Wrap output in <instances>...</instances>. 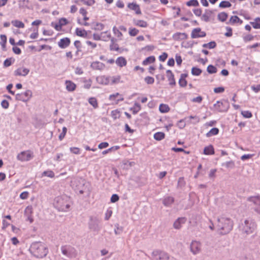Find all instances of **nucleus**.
Instances as JSON below:
<instances>
[{"label":"nucleus","instance_id":"1","mask_svg":"<svg viewBox=\"0 0 260 260\" xmlns=\"http://www.w3.org/2000/svg\"><path fill=\"white\" fill-rule=\"evenodd\" d=\"M29 252L36 257L42 258L45 257L48 253L46 245L41 242H34L31 244Z\"/></svg>","mask_w":260,"mask_h":260},{"label":"nucleus","instance_id":"2","mask_svg":"<svg viewBox=\"0 0 260 260\" xmlns=\"http://www.w3.org/2000/svg\"><path fill=\"white\" fill-rule=\"evenodd\" d=\"M216 227L220 234L226 235L233 229V222L230 218L220 217L217 219Z\"/></svg>","mask_w":260,"mask_h":260},{"label":"nucleus","instance_id":"3","mask_svg":"<svg viewBox=\"0 0 260 260\" xmlns=\"http://www.w3.org/2000/svg\"><path fill=\"white\" fill-rule=\"evenodd\" d=\"M70 198L63 194L58 196L54 199L53 205L59 211L66 212L68 211L71 206Z\"/></svg>","mask_w":260,"mask_h":260},{"label":"nucleus","instance_id":"4","mask_svg":"<svg viewBox=\"0 0 260 260\" xmlns=\"http://www.w3.org/2000/svg\"><path fill=\"white\" fill-rule=\"evenodd\" d=\"M89 229L98 233L102 229L101 220L96 216H90L88 222Z\"/></svg>","mask_w":260,"mask_h":260},{"label":"nucleus","instance_id":"5","mask_svg":"<svg viewBox=\"0 0 260 260\" xmlns=\"http://www.w3.org/2000/svg\"><path fill=\"white\" fill-rule=\"evenodd\" d=\"M255 226V223L251 220H245L240 226V228L243 233L248 235L253 232Z\"/></svg>","mask_w":260,"mask_h":260},{"label":"nucleus","instance_id":"6","mask_svg":"<svg viewBox=\"0 0 260 260\" xmlns=\"http://www.w3.org/2000/svg\"><path fill=\"white\" fill-rule=\"evenodd\" d=\"M213 107L215 110L218 112H225L228 110L230 104L228 101H217L216 103L214 104Z\"/></svg>","mask_w":260,"mask_h":260},{"label":"nucleus","instance_id":"7","mask_svg":"<svg viewBox=\"0 0 260 260\" xmlns=\"http://www.w3.org/2000/svg\"><path fill=\"white\" fill-rule=\"evenodd\" d=\"M76 185L75 190L78 191L80 194H83L84 192H89V189L87 187V184L84 180L81 179L76 182Z\"/></svg>","mask_w":260,"mask_h":260},{"label":"nucleus","instance_id":"8","mask_svg":"<svg viewBox=\"0 0 260 260\" xmlns=\"http://www.w3.org/2000/svg\"><path fill=\"white\" fill-rule=\"evenodd\" d=\"M62 253L69 257H75L76 255L75 249L70 245H64L61 247Z\"/></svg>","mask_w":260,"mask_h":260},{"label":"nucleus","instance_id":"9","mask_svg":"<svg viewBox=\"0 0 260 260\" xmlns=\"http://www.w3.org/2000/svg\"><path fill=\"white\" fill-rule=\"evenodd\" d=\"M33 157V152L30 150L22 151L17 156V159L21 161H27Z\"/></svg>","mask_w":260,"mask_h":260},{"label":"nucleus","instance_id":"10","mask_svg":"<svg viewBox=\"0 0 260 260\" xmlns=\"http://www.w3.org/2000/svg\"><path fill=\"white\" fill-rule=\"evenodd\" d=\"M32 96V92L30 90H27L24 92L17 93L15 95V99L17 101H21L26 102L29 100Z\"/></svg>","mask_w":260,"mask_h":260},{"label":"nucleus","instance_id":"11","mask_svg":"<svg viewBox=\"0 0 260 260\" xmlns=\"http://www.w3.org/2000/svg\"><path fill=\"white\" fill-rule=\"evenodd\" d=\"M152 255L155 260H169V255L163 251L155 250L152 252Z\"/></svg>","mask_w":260,"mask_h":260},{"label":"nucleus","instance_id":"12","mask_svg":"<svg viewBox=\"0 0 260 260\" xmlns=\"http://www.w3.org/2000/svg\"><path fill=\"white\" fill-rule=\"evenodd\" d=\"M190 250L193 254H198L201 250V243L197 241H192L190 245Z\"/></svg>","mask_w":260,"mask_h":260},{"label":"nucleus","instance_id":"13","mask_svg":"<svg viewBox=\"0 0 260 260\" xmlns=\"http://www.w3.org/2000/svg\"><path fill=\"white\" fill-rule=\"evenodd\" d=\"M206 36L205 31H202L200 27H197L192 30L191 37L192 39L203 38Z\"/></svg>","mask_w":260,"mask_h":260},{"label":"nucleus","instance_id":"14","mask_svg":"<svg viewBox=\"0 0 260 260\" xmlns=\"http://www.w3.org/2000/svg\"><path fill=\"white\" fill-rule=\"evenodd\" d=\"M33 212V208L31 206H28L26 207L24 210V216L26 217V220L29 221L30 223L34 221V219L32 216Z\"/></svg>","mask_w":260,"mask_h":260},{"label":"nucleus","instance_id":"15","mask_svg":"<svg viewBox=\"0 0 260 260\" xmlns=\"http://www.w3.org/2000/svg\"><path fill=\"white\" fill-rule=\"evenodd\" d=\"M172 38L175 41H180L186 40L188 38V35L185 32H177L173 35Z\"/></svg>","mask_w":260,"mask_h":260},{"label":"nucleus","instance_id":"16","mask_svg":"<svg viewBox=\"0 0 260 260\" xmlns=\"http://www.w3.org/2000/svg\"><path fill=\"white\" fill-rule=\"evenodd\" d=\"M110 76L105 75L99 76L96 77V81L101 85H107L110 83Z\"/></svg>","mask_w":260,"mask_h":260},{"label":"nucleus","instance_id":"17","mask_svg":"<svg viewBox=\"0 0 260 260\" xmlns=\"http://www.w3.org/2000/svg\"><path fill=\"white\" fill-rule=\"evenodd\" d=\"M71 40L69 38L66 37L61 39L58 42V46L61 49H64L70 46Z\"/></svg>","mask_w":260,"mask_h":260},{"label":"nucleus","instance_id":"18","mask_svg":"<svg viewBox=\"0 0 260 260\" xmlns=\"http://www.w3.org/2000/svg\"><path fill=\"white\" fill-rule=\"evenodd\" d=\"M90 67L94 70L103 71L105 68V65L102 62L95 61L91 63Z\"/></svg>","mask_w":260,"mask_h":260},{"label":"nucleus","instance_id":"19","mask_svg":"<svg viewBox=\"0 0 260 260\" xmlns=\"http://www.w3.org/2000/svg\"><path fill=\"white\" fill-rule=\"evenodd\" d=\"M167 76L169 81V85L171 86L176 85V81L174 78V75L170 70H168L166 71Z\"/></svg>","mask_w":260,"mask_h":260},{"label":"nucleus","instance_id":"20","mask_svg":"<svg viewBox=\"0 0 260 260\" xmlns=\"http://www.w3.org/2000/svg\"><path fill=\"white\" fill-rule=\"evenodd\" d=\"M29 72V70L27 68H18L14 71L15 76H26Z\"/></svg>","mask_w":260,"mask_h":260},{"label":"nucleus","instance_id":"21","mask_svg":"<svg viewBox=\"0 0 260 260\" xmlns=\"http://www.w3.org/2000/svg\"><path fill=\"white\" fill-rule=\"evenodd\" d=\"M186 221L185 217H179L174 223L173 226L176 229H180L182 224Z\"/></svg>","mask_w":260,"mask_h":260},{"label":"nucleus","instance_id":"22","mask_svg":"<svg viewBox=\"0 0 260 260\" xmlns=\"http://www.w3.org/2000/svg\"><path fill=\"white\" fill-rule=\"evenodd\" d=\"M174 202V198L172 197L168 196L163 199L162 204L166 207H170Z\"/></svg>","mask_w":260,"mask_h":260},{"label":"nucleus","instance_id":"23","mask_svg":"<svg viewBox=\"0 0 260 260\" xmlns=\"http://www.w3.org/2000/svg\"><path fill=\"white\" fill-rule=\"evenodd\" d=\"M188 74L186 73L181 74L180 78L179 80V84L180 87H184L186 86L187 82L185 78L187 77Z\"/></svg>","mask_w":260,"mask_h":260},{"label":"nucleus","instance_id":"24","mask_svg":"<svg viewBox=\"0 0 260 260\" xmlns=\"http://www.w3.org/2000/svg\"><path fill=\"white\" fill-rule=\"evenodd\" d=\"M213 11L212 10H205V12L202 15L201 19L206 22H209L210 20V17L212 14Z\"/></svg>","mask_w":260,"mask_h":260},{"label":"nucleus","instance_id":"25","mask_svg":"<svg viewBox=\"0 0 260 260\" xmlns=\"http://www.w3.org/2000/svg\"><path fill=\"white\" fill-rule=\"evenodd\" d=\"M115 62L118 66L121 68L125 66L127 64V61L126 59L122 56L118 57L116 59Z\"/></svg>","mask_w":260,"mask_h":260},{"label":"nucleus","instance_id":"26","mask_svg":"<svg viewBox=\"0 0 260 260\" xmlns=\"http://www.w3.org/2000/svg\"><path fill=\"white\" fill-rule=\"evenodd\" d=\"M248 201L253 203L256 206L260 205V196L250 197L248 198Z\"/></svg>","mask_w":260,"mask_h":260},{"label":"nucleus","instance_id":"27","mask_svg":"<svg viewBox=\"0 0 260 260\" xmlns=\"http://www.w3.org/2000/svg\"><path fill=\"white\" fill-rule=\"evenodd\" d=\"M66 88L69 91H73L75 90L76 85L71 81H66Z\"/></svg>","mask_w":260,"mask_h":260},{"label":"nucleus","instance_id":"28","mask_svg":"<svg viewBox=\"0 0 260 260\" xmlns=\"http://www.w3.org/2000/svg\"><path fill=\"white\" fill-rule=\"evenodd\" d=\"M214 149L212 145H210L204 148V154L205 155H212L214 154Z\"/></svg>","mask_w":260,"mask_h":260},{"label":"nucleus","instance_id":"29","mask_svg":"<svg viewBox=\"0 0 260 260\" xmlns=\"http://www.w3.org/2000/svg\"><path fill=\"white\" fill-rule=\"evenodd\" d=\"M133 22L135 25L141 27H147L148 26L147 22L143 20L134 19Z\"/></svg>","mask_w":260,"mask_h":260},{"label":"nucleus","instance_id":"30","mask_svg":"<svg viewBox=\"0 0 260 260\" xmlns=\"http://www.w3.org/2000/svg\"><path fill=\"white\" fill-rule=\"evenodd\" d=\"M236 23H239L240 24H242L243 23V21L240 19L237 16H232L229 21L226 22L227 24H234Z\"/></svg>","mask_w":260,"mask_h":260},{"label":"nucleus","instance_id":"31","mask_svg":"<svg viewBox=\"0 0 260 260\" xmlns=\"http://www.w3.org/2000/svg\"><path fill=\"white\" fill-rule=\"evenodd\" d=\"M228 17V14L224 12H220L217 15V19L218 20L221 21V22H224L226 21Z\"/></svg>","mask_w":260,"mask_h":260},{"label":"nucleus","instance_id":"32","mask_svg":"<svg viewBox=\"0 0 260 260\" xmlns=\"http://www.w3.org/2000/svg\"><path fill=\"white\" fill-rule=\"evenodd\" d=\"M219 129L217 127H213L211 128L207 134H206V137H210L213 136H215L217 135L219 133Z\"/></svg>","mask_w":260,"mask_h":260},{"label":"nucleus","instance_id":"33","mask_svg":"<svg viewBox=\"0 0 260 260\" xmlns=\"http://www.w3.org/2000/svg\"><path fill=\"white\" fill-rule=\"evenodd\" d=\"M116 39L114 38L111 39V44L110 45V49L111 50H116L118 51L119 48L118 47V45L117 44H115V41Z\"/></svg>","mask_w":260,"mask_h":260},{"label":"nucleus","instance_id":"34","mask_svg":"<svg viewBox=\"0 0 260 260\" xmlns=\"http://www.w3.org/2000/svg\"><path fill=\"white\" fill-rule=\"evenodd\" d=\"M170 110L169 106L168 105L161 104L159 107V110L162 113H165L169 112Z\"/></svg>","mask_w":260,"mask_h":260},{"label":"nucleus","instance_id":"35","mask_svg":"<svg viewBox=\"0 0 260 260\" xmlns=\"http://www.w3.org/2000/svg\"><path fill=\"white\" fill-rule=\"evenodd\" d=\"M54 173L51 170L45 171L41 174V177H48L52 178H54Z\"/></svg>","mask_w":260,"mask_h":260},{"label":"nucleus","instance_id":"36","mask_svg":"<svg viewBox=\"0 0 260 260\" xmlns=\"http://www.w3.org/2000/svg\"><path fill=\"white\" fill-rule=\"evenodd\" d=\"M250 24L255 29H260V18H255L254 21L250 22Z\"/></svg>","mask_w":260,"mask_h":260},{"label":"nucleus","instance_id":"37","mask_svg":"<svg viewBox=\"0 0 260 260\" xmlns=\"http://www.w3.org/2000/svg\"><path fill=\"white\" fill-rule=\"evenodd\" d=\"M155 58L154 56H150L147 57L145 60H144L142 62V64L144 66H146L149 63H153L155 61Z\"/></svg>","mask_w":260,"mask_h":260},{"label":"nucleus","instance_id":"38","mask_svg":"<svg viewBox=\"0 0 260 260\" xmlns=\"http://www.w3.org/2000/svg\"><path fill=\"white\" fill-rule=\"evenodd\" d=\"M1 42L0 44L2 47V49L4 51L6 50V44L7 43V37L5 35H1Z\"/></svg>","mask_w":260,"mask_h":260},{"label":"nucleus","instance_id":"39","mask_svg":"<svg viewBox=\"0 0 260 260\" xmlns=\"http://www.w3.org/2000/svg\"><path fill=\"white\" fill-rule=\"evenodd\" d=\"M154 139L157 141H160L165 138V134L163 132H157L154 134Z\"/></svg>","mask_w":260,"mask_h":260},{"label":"nucleus","instance_id":"40","mask_svg":"<svg viewBox=\"0 0 260 260\" xmlns=\"http://www.w3.org/2000/svg\"><path fill=\"white\" fill-rule=\"evenodd\" d=\"M141 107L139 103H135L134 104V106L130 109L131 110L133 111V113L134 114H136L140 110Z\"/></svg>","mask_w":260,"mask_h":260},{"label":"nucleus","instance_id":"41","mask_svg":"<svg viewBox=\"0 0 260 260\" xmlns=\"http://www.w3.org/2000/svg\"><path fill=\"white\" fill-rule=\"evenodd\" d=\"M14 61L15 59L12 57L7 58L4 62V67L7 68L10 67Z\"/></svg>","mask_w":260,"mask_h":260},{"label":"nucleus","instance_id":"42","mask_svg":"<svg viewBox=\"0 0 260 260\" xmlns=\"http://www.w3.org/2000/svg\"><path fill=\"white\" fill-rule=\"evenodd\" d=\"M12 24L15 27L18 28H24V24L21 21L15 20L11 22Z\"/></svg>","mask_w":260,"mask_h":260},{"label":"nucleus","instance_id":"43","mask_svg":"<svg viewBox=\"0 0 260 260\" xmlns=\"http://www.w3.org/2000/svg\"><path fill=\"white\" fill-rule=\"evenodd\" d=\"M121 76L120 75H117L116 76H113L112 77L111 81L110 83L111 85H113L115 84L119 83L120 82H122L120 81Z\"/></svg>","mask_w":260,"mask_h":260},{"label":"nucleus","instance_id":"44","mask_svg":"<svg viewBox=\"0 0 260 260\" xmlns=\"http://www.w3.org/2000/svg\"><path fill=\"white\" fill-rule=\"evenodd\" d=\"M202 72V70L197 67H192L191 73L194 76H199Z\"/></svg>","mask_w":260,"mask_h":260},{"label":"nucleus","instance_id":"45","mask_svg":"<svg viewBox=\"0 0 260 260\" xmlns=\"http://www.w3.org/2000/svg\"><path fill=\"white\" fill-rule=\"evenodd\" d=\"M207 71L209 74H212L216 73L217 70L215 67L212 64H210L207 67Z\"/></svg>","mask_w":260,"mask_h":260},{"label":"nucleus","instance_id":"46","mask_svg":"<svg viewBox=\"0 0 260 260\" xmlns=\"http://www.w3.org/2000/svg\"><path fill=\"white\" fill-rule=\"evenodd\" d=\"M89 103L92 105L94 108H97L98 107V104L96 99L95 98L92 97L88 99Z\"/></svg>","mask_w":260,"mask_h":260},{"label":"nucleus","instance_id":"47","mask_svg":"<svg viewBox=\"0 0 260 260\" xmlns=\"http://www.w3.org/2000/svg\"><path fill=\"white\" fill-rule=\"evenodd\" d=\"M119 148H120V146H114L111 147V148H109V149H108L107 150H104L102 152V154H104V155H105V154H107L108 153H109L110 152H112V151H114L117 150Z\"/></svg>","mask_w":260,"mask_h":260},{"label":"nucleus","instance_id":"48","mask_svg":"<svg viewBox=\"0 0 260 260\" xmlns=\"http://www.w3.org/2000/svg\"><path fill=\"white\" fill-rule=\"evenodd\" d=\"M222 166H224L226 168H234L235 167V162L233 160H230L229 161H226L225 162H223L222 164Z\"/></svg>","mask_w":260,"mask_h":260},{"label":"nucleus","instance_id":"49","mask_svg":"<svg viewBox=\"0 0 260 260\" xmlns=\"http://www.w3.org/2000/svg\"><path fill=\"white\" fill-rule=\"evenodd\" d=\"M28 0H23L19 1V6L20 8H28Z\"/></svg>","mask_w":260,"mask_h":260},{"label":"nucleus","instance_id":"50","mask_svg":"<svg viewBox=\"0 0 260 260\" xmlns=\"http://www.w3.org/2000/svg\"><path fill=\"white\" fill-rule=\"evenodd\" d=\"M231 4L228 1H222L219 5V7L221 8H226L231 7Z\"/></svg>","mask_w":260,"mask_h":260},{"label":"nucleus","instance_id":"51","mask_svg":"<svg viewBox=\"0 0 260 260\" xmlns=\"http://www.w3.org/2000/svg\"><path fill=\"white\" fill-rule=\"evenodd\" d=\"M186 5L189 7H190V6L197 7L199 5V3L198 0H190L189 1H188L186 3Z\"/></svg>","mask_w":260,"mask_h":260},{"label":"nucleus","instance_id":"52","mask_svg":"<svg viewBox=\"0 0 260 260\" xmlns=\"http://www.w3.org/2000/svg\"><path fill=\"white\" fill-rule=\"evenodd\" d=\"M104 28V25L103 24L97 22L95 23L94 27L92 28V29L95 30H102Z\"/></svg>","mask_w":260,"mask_h":260},{"label":"nucleus","instance_id":"53","mask_svg":"<svg viewBox=\"0 0 260 260\" xmlns=\"http://www.w3.org/2000/svg\"><path fill=\"white\" fill-rule=\"evenodd\" d=\"M79 12L84 16V20L87 21L89 19V17L86 16L87 12L85 9H84L83 8H81L79 10Z\"/></svg>","mask_w":260,"mask_h":260},{"label":"nucleus","instance_id":"54","mask_svg":"<svg viewBox=\"0 0 260 260\" xmlns=\"http://www.w3.org/2000/svg\"><path fill=\"white\" fill-rule=\"evenodd\" d=\"M145 82L148 84H152L154 82V79L150 76H147L144 78Z\"/></svg>","mask_w":260,"mask_h":260},{"label":"nucleus","instance_id":"55","mask_svg":"<svg viewBox=\"0 0 260 260\" xmlns=\"http://www.w3.org/2000/svg\"><path fill=\"white\" fill-rule=\"evenodd\" d=\"M139 33V30L135 28H129V34L131 36H136Z\"/></svg>","mask_w":260,"mask_h":260},{"label":"nucleus","instance_id":"56","mask_svg":"<svg viewBox=\"0 0 260 260\" xmlns=\"http://www.w3.org/2000/svg\"><path fill=\"white\" fill-rule=\"evenodd\" d=\"M241 114L243 117L247 118H251L252 116L251 112L249 111H242Z\"/></svg>","mask_w":260,"mask_h":260},{"label":"nucleus","instance_id":"57","mask_svg":"<svg viewBox=\"0 0 260 260\" xmlns=\"http://www.w3.org/2000/svg\"><path fill=\"white\" fill-rule=\"evenodd\" d=\"M254 36L251 34L247 35L243 37V40L245 42H249L254 39Z\"/></svg>","mask_w":260,"mask_h":260},{"label":"nucleus","instance_id":"58","mask_svg":"<svg viewBox=\"0 0 260 260\" xmlns=\"http://www.w3.org/2000/svg\"><path fill=\"white\" fill-rule=\"evenodd\" d=\"M225 29L227 30V32L224 34L225 36L226 37H232L233 35L232 28L229 26H226Z\"/></svg>","mask_w":260,"mask_h":260},{"label":"nucleus","instance_id":"59","mask_svg":"<svg viewBox=\"0 0 260 260\" xmlns=\"http://www.w3.org/2000/svg\"><path fill=\"white\" fill-rule=\"evenodd\" d=\"M67 132V128L66 127H63L62 133L59 135L58 138L59 140L61 141L65 137V135Z\"/></svg>","mask_w":260,"mask_h":260},{"label":"nucleus","instance_id":"60","mask_svg":"<svg viewBox=\"0 0 260 260\" xmlns=\"http://www.w3.org/2000/svg\"><path fill=\"white\" fill-rule=\"evenodd\" d=\"M113 33L117 36L118 38H120L122 36V33L119 31L118 29L116 28V26H114L113 27Z\"/></svg>","mask_w":260,"mask_h":260},{"label":"nucleus","instance_id":"61","mask_svg":"<svg viewBox=\"0 0 260 260\" xmlns=\"http://www.w3.org/2000/svg\"><path fill=\"white\" fill-rule=\"evenodd\" d=\"M119 200V197L117 194H113L112 195L110 201L111 203H114L117 202Z\"/></svg>","mask_w":260,"mask_h":260},{"label":"nucleus","instance_id":"62","mask_svg":"<svg viewBox=\"0 0 260 260\" xmlns=\"http://www.w3.org/2000/svg\"><path fill=\"white\" fill-rule=\"evenodd\" d=\"M120 112L118 110H113L111 112V115L114 119H116L119 117V114Z\"/></svg>","mask_w":260,"mask_h":260},{"label":"nucleus","instance_id":"63","mask_svg":"<svg viewBox=\"0 0 260 260\" xmlns=\"http://www.w3.org/2000/svg\"><path fill=\"white\" fill-rule=\"evenodd\" d=\"M139 6L138 4L136 3H129L127 5V7L132 10H135Z\"/></svg>","mask_w":260,"mask_h":260},{"label":"nucleus","instance_id":"64","mask_svg":"<svg viewBox=\"0 0 260 260\" xmlns=\"http://www.w3.org/2000/svg\"><path fill=\"white\" fill-rule=\"evenodd\" d=\"M85 5L90 6L95 3L94 0H81Z\"/></svg>","mask_w":260,"mask_h":260}]
</instances>
